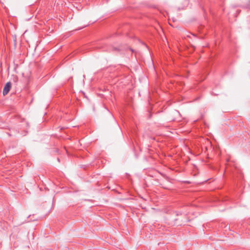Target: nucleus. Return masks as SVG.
<instances>
[{"mask_svg":"<svg viewBox=\"0 0 250 250\" xmlns=\"http://www.w3.org/2000/svg\"><path fill=\"white\" fill-rule=\"evenodd\" d=\"M130 50L132 52H133V50L132 49L130 48Z\"/></svg>","mask_w":250,"mask_h":250,"instance_id":"obj_2","label":"nucleus"},{"mask_svg":"<svg viewBox=\"0 0 250 250\" xmlns=\"http://www.w3.org/2000/svg\"><path fill=\"white\" fill-rule=\"evenodd\" d=\"M11 88V82H7L3 89L2 93L4 96L7 95L8 92H9L10 89Z\"/></svg>","mask_w":250,"mask_h":250,"instance_id":"obj_1","label":"nucleus"}]
</instances>
